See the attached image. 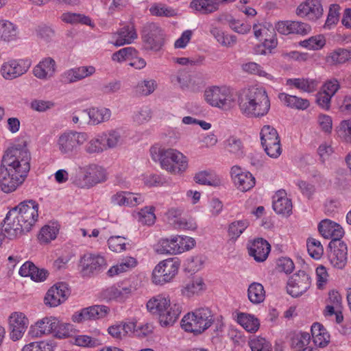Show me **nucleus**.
Listing matches in <instances>:
<instances>
[{"label":"nucleus","instance_id":"49","mask_svg":"<svg viewBox=\"0 0 351 351\" xmlns=\"http://www.w3.org/2000/svg\"><path fill=\"white\" fill-rule=\"evenodd\" d=\"M176 255L192 250L196 244L195 240L188 236L175 234Z\"/></svg>","mask_w":351,"mask_h":351},{"label":"nucleus","instance_id":"61","mask_svg":"<svg viewBox=\"0 0 351 351\" xmlns=\"http://www.w3.org/2000/svg\"><path fill=\"white\" fill-rule=\"evenodd\" d=\"M109 249L114 252H121L126 250L128 245L127 239L120 236H112L108 239Z\"/></svg>","mask_w":351,"mask_h":351},{"label":"nucleus","instance_id":"7","mask_svg":"<svg viewBox=\"0 0 351 351\" xmlns=\"http://www.w3.org/2000/svg\"><path fill=\"white\" fill-rule=\"evenodd\" d=\"M87 140H88V133L67 130L58 135L56 147L61 155L72 156L79 152Z\"/></svg>","mask_w":351,"mask_h":351},{"label":"nucleus","instance_id":"38","mask_svg":"<svg viewBox=\"0 0 351 351\" xmlns=\"http://www.w3.org/2000/svg\"><path fill=\"white\" fill-rule=\"evenodd\" d=\"M89 125H98L110 120L112 113L111 110L107 108H91L87 109Z\"/></svg>","mask_w":351,"mask_h":351},{"label":"nucleus","instance_id":"21","mask_svg":"<svg viewBox=\"0 0 351 351\" xmlns=\"http://www.w3.org/2000/svg\"><path fill=\"white\" fill-rule=\"evenodd\" d=\"M69 295V289L65 283H57L52 286L45 297V304L50 307H56L64 302Z\"/></svg>","mask_w":351,"mask_h":351},{"label":"nucleus","instance_id":"19","mask_svg":"<svg viewBox=\"0 0 351 351\" xmlns=\"http://www.w3.org/2000/svg\"><path fill=\"white\" fill-rule=\"evenodd\" d=\"M230 175L234 185L241 191H247L255 185V178L252 174L237 165L231 168Z\"/></svg>","mask_w":351,"mask_h":351},{"label":"nucleus","instance_id":"62","mask_svg":"<svg viewBox=\"0 0 351 351\" xmlns=\"http://www.w3.org/2000/svg\"><path fill=\"white\" fill-rule=\"evenodd\" d=\"M311 339L310 335L308 332H300L295 335L291 339V346L296 351L304 350L309 343Z\"/></svg>","mask_w":351,"mask_h":351},{"label":"nucleus","instance_id":"14","mask_svg":"<svg viewBox=\"0 0 351 351\" xmlns=\"http://www.w3.org/2000/svg\"><path fill=\"white\" fill-rule=\"evenodd\" d=\"M136 290V288L132 284L121 282L106 288L102 291L101 295L107 302L123 303Z\"/></svg>","mask_w":351,"mask_h":351},{"label":"nucleus","instance_id":"51","mask_svg":"<svg viewBox=\"0 0 351 351\" xmlns=\"http://www.w3.org/2000/svg\"><path fill=\"white\" fill-rule=\"evenodd\" d=\"M155 207L153 206H145L137 213L138 221L143 225L152 226L156 222Z\"/></svg>","mask_w":351,"mask_h":351},{"label":"nucleus","instance_id":"54","mask_svg":"<svg viewBox=\"0 0 351 351\" xmlns=\"http://www.w3.org/2000/svg\"><path fill=\"white\" fill-rule=\"evenodd\" d=\"M52 335L60 339L69 337L73 332V326L68 323H64L56 317Z\"/></svg>","mask_w":351,"mask_h":351},{"label":"nucleus","instance_id":"18","mask_svg":"<svg viewBox=\"0 0 351 351\" xmlns=\"http://www.w3.org/2000/svg\"><path fill=\"white\" fill-rule=\"evenodd\" d=\"M324 9L321 0H305L296 8L295 13L300 17L317 21L323 15Z\"/></svg>","mask_w":351,"mask_h":351},{"label":"nucleus","instance_id":"10","mask_svg":"<svg viewBox=\"0 0 351 351\" xmlns=\"http://www.w3.org/2000/svg\"><path fill=\"white\" fill-rule=\"evenodd\" d=\"M180 261L178 258H169L160 261L154 268L152 282L162 285L171 282L178 273Z\"/></svg>","mask_w":351,"mask_h":351},{"label":"nucleus","instance_id":"33","mask_svg":"<svg viewBox=\"0 0 351 351\" xmlns=\"http://www.w3.org/2000/svg\"><path fill=\"white\" fill-rule=\"evenodd\" d=\"M195 182L211 186H219L223 184V179L212 170L198 171L194 176Z\"/></svg>","mask_w":351,"mask_h":351},{"label":"nucleus","instance_id":"42","mask_svg":"<svg viewBox=\"0 0 351 351\" xmlns=\"http://www.w3.org/2000/svg\"><path fill=\"white\" fill-rule=\"evenodd\" d=\"M265 296V291L262 284L254 282L248 286L247 298L253 304H259L263 302Z\"/></svg>","mask_w":351,"mask_h":351},{"label":"nucleus","instance_id":"41","mask_svg":"<svg viewBox=\"0 0 351 351\" xmlns=\"http://www.w3.org/2000/svg\"><path fill=\"white\" fill-rule=\"evenodd\" d=\"M311 335L314 343L319 347L326 346L330 341L329 334L319 323H314L312 325Z\"/></svg>","mask_w":351,"mask_h":351},{"label":"nucleus","instance_id":"50","mask_svg":"<svg viewBox=\"0 0 351 351\" xmlns=\"http://www.w3.org/2000/svg\"><path fill=\"white\" fill-rule=\"evenodd\" d=\"M225 148L231 154L237 158L243 156V145L240 138L236 136H230L225 141Z\"/></svg>","mask_w":351,"mask_h":351},{"label":"nucleus","instance_id":"63","mask_svg":"<svg viewBox=\"0 0 351 351\" xmlns=\"http://www.w3.org/2000/svg\"><path fill=\"white\" fill-rule=\"evenodd\" d=\"M150 13L154 16L171 17L176 14L173 8L162 3H155L149 8Z\"/></svg>","mask_w":351,"mask_h":351},{"label":"nucleus","instance_id":"23","mask_svg":"<svg viewBox=\"0 0 351 351\" xmlns=\"http://www.w3.org/2000/svg\"><path fill=\"white\" fill-rule=\"evenodd\" d=\"M96 71L93 66H82L68 69L61 74V80L66 84L75 83L92 76Z\"/></svg>","mask_w":351,"mask_h":351},{"label":"nucleus","instance_id":"27","mask_svg":"<svg viewBox=\"0 0 351 351\" xmlns=\"http://www.w3.org/2000/svg\"><path fill=\"white\" fill-rule=\"evenodd\" d=\"M249 254L257 262L265 261L270 252V245L263 239L254 240L248 247Z\"/></svg>","mask_w":351,"mask_h":351},{"label":"nucleus","instance_id":"11","mask_svg":"<svg viewBox=\"0 0 351 351\" xmlns=\"http://www.w3.org/2000/svg\"><path fill=\"white\" fill-rule=\"evenodd\" d=\"M107 267L105 257L97 253H86L80 257L78 268L84 277H90L99 274Z\"/></svg>","mask_w":351,"mask_h":351},{"label":"nucleus","instance_id":"16","mask_svg":"<svg viewBox=\"0 0 351 351\" xmlns=\"http://www.w3.org/2000/svg\"><path fill=\"white\" fill-rule=\"evenodd\" d=\"M8 324L10 339L17 341L21 339L29 325V319L23 313L13 312L8 317Z\"/></svg>","mask_w":351,"mask_h":351},{"label":"nucleus","instance_id":"59","mask_svg":"<svg viewBox=\"0 0 351 351\" xmlns=\"http://www.w3.org/2000/svg\"><path fill=\"white\" fill-rule=\"evenodd\" d=\"M252 351H272L271 343L261 336H254L249 341Z\"/></svg>","mask_w":351,"mask_h":351},{"label":"nucleus","instance_id":"36","mask_svg":"<svg viewBox=\"0 0 351 351\" xmlns=\"http://www.w3.org/2000/svg\"><path fill=\"white\" fill-rule=\"evenodd\" d=\"M278 98L287 107L299 110H306L311 104L310 101L307 99L291 95L285 93H280Z\"/></svg>","mask_w":351,"mask_h":351},{"label":"nucleus","instance_id":"53","mask_svg":"<svg viewBox=\"0 0 351 351\" xmlns=\"http://www.w3.org/2000/svg\"><path fill=\"white\" fill-rule=\"evenodd\" d=\"M326 45V38L324 36L318 34L314 36H311L308 39L301 40L299 43V45L303 48L308 50H319L322 49Z\"/></svg>","mask_w":351,"mask_h":351},{"label":"nucleus","instance_id":"52","mask_svg":"<svg viewBox=\"0 0 351 351\" xmlns=\"http://www.w3.org/2000/svg\"><path fill=\"white\" fill-rule=\"evenodd\" d=\"M254 37L258 40H263L266 37L272 36L275 32L273 25L269 23H256L252 25Z\"/></svg>","mask_w":351,"mask_h":351},{"label":"nucleus","instance_id":"13","mask_svg":"<svg viewBox=\"0 0 351 351\" xmlns=\"http://www.w3.org/2000/svg\"><path fill=\"white\" fill-rule=\"evenodd\" d=\"M32 65L27 58H10L4 61L0 66V74L6 80H12L25 74Z\"/></svg>","mask_w":351,"mask_h":351},{"label":"nucleus","instance_id":"28","mask_svg":"<svg viewBox=\"0 0 351 351\" xmlns=\"http://www.w3.org/2000/svg\"><path fill=\"white\" fill-rule=\"evenodd\" d=\"M19 26L14 23L0 19V42L11 43L19 38Z\"/></svg>","mask_w":351,"mask_h":351},{"label":"nucleus","instance_id":"20","mask_svg":"<svg viewBox=\"0 0 351 351\" xmlns=\"http://www.w3.org/2000/svg\"><path fill=\"white\" fill-rule=\"evenodd\" d=\"M57 65L56 61L50 57L43 58L32 69L33 75L42 81H48L56 74Z\"/></svg>","mask_w":351,"mask_h":351},{"label":"nucleus","instance_id":"48","mask_svg":"<svg viewBox=\"0 0 351 351\" xmlns=\"http://www.w3.org/2000/svg\"><path fill=\"white\" fill-rule=\"evenodd\" d=\"M335 132L337 138L342 142L351 144V118L340 121Z\"/></svg>","mask_w":351,"mask_h":351},{"label":"nucleus","instance_id":"57","mask_svg":"<svg viewBox=\"0 0 351 351\" xmlns=\"http://www.w3.org/2000/svg\"><path fill=\"white\" fill-rule=\"evenodd\" d=\"M349 60H351V51L346 49H338L327 57V61L332 64H343Z\"/></svg>","mask_w":351,"mask_h":351},{"label":"nucleus","instance_id":"25","mask_svg":"<svg viewBox=\"0 0 351 351\" xmlns=\"http://www.w3.org/2000/svg\"><path fill=\"white\" fill-rule=\"evenodd\" d=\"M56 317H45L34 324H32L28 331L29 335L32 337H41L53 334V326Z\"/></svg>","mask_w":351,"mask_h":351},{"label":"nucleus","instance_id":"44","mask_svg":"<svg viewBox=\"0 0 351 351\" xmlns=\"http://www.w3.org/2000/svg\"><path fill=\"white\" fill-rule=\"evenodd\" d=\"M62 21L66 23L76 25L81 23L93 27L94 23L89 16L79 13L66 12L62 14L60 16Z\"/></svg>","mask_w":351,"mask_h":351},{"label":"nucleus","instance_id":"56","mask_svg":"<svg viewBox=\"0 0 351 351\" xmlns=\"http://www.w3.org/2000/svg\"><path fill=\"white\" fill-rule=\"evenodd\" d=\"M249 225L250 223L247 219L237 220L232 222L228 226V236L231 239H237Z\"/></svg>","mask_w":351,"mask_h":351},{"label":"nucleus","instance_id":"5","mask_svg":"<svg viewBox=\"0 0 351 351\" xmlns=\"http://www.w3.org/2000/svg\"><path fill=\"white\" fill-rule=\"evenodd\" d=\"M148 312L158 315L162 326L173 325L178 319L182 307L179 304H171L169 295L157 294L150 298L146 304Z\"/></svg>","mask_w":351,"mask_h":351},{"label":"nucleus","instance_id":"30","mask_svg":"<svg viewBox=\"0 0 351 351\" xmlns=\"http://www.w3.org/2000/svg\"><path fill=\"white\" fill-rule=\"evenodd\" d=\"M209 32L215 40L223 47L230 48L237 43L236 36L223 31L215 23L210 24Z\"/></svg>","mask_w":351,"mask_h":351},{"label":"nucleus","instance_id":"64","mask_svg":"<svg viewBox=\"0 0 351 351\" xmlns=\"http://www.w3.org/2000/svg\"><path fill=\"white\" fill-rule=\"evenodd\" d=\"M191 80V76L184 71H179L176 75L171 76V82L182 89L189 88Z\"/></svg>","mask_w":351,"mask_h":351},{"label":"nucleus","instance_id":"31","mask_svg":"<svg viewBox=\"0 0 351 351\" xmlns=\"http://www.w3.org/2000/svg\"><path fill=\"white\" fill-rule=\"evenodd\" d=\"M273 208L280 215H289L292 211V203L285 191H278L273 197Z\"/></svg>","mask_w":351,"mask_h":351},{"label":"nucleus","instance_id":"3","mask_svg":"<svg viewBox=\"0 0 351 351\" xmlns=\"http://www.w3.org/2000/svg\"><path fill=\"white\" fill-rule=\"evenodd\" d=\"M241 112L247 117L260 118L270 109V100L265 88L252 86L244 90L238 100Z\"/></svg>","mask_w":351,"mask_h":351},{"label":"nucleus","instance_id":"2","mask_svg":"<svg viewBox=\"0 0 351 351\" xmlns=\"http://www.w3.org/2000/svg\"><path fill=\"white\" fill-rule=\"evenodd\" d=\"M38 217V204L33 200L25 201L10 210L3 221V231L8 239L12 240L28 232Z\"/></svg>","mask_w":351,"mask_h":351},{"label":"nucleus","instance_id":"24","mask_svg":"<svg viewBox=\"0 0 351 351\" xmlns=\"http://www.w3.org/2000/svg\"><path fill=\"white\" fill-rule=\"evenodd\" d=\"M318 230L324 238L330 239L331 241L341 240L345 234L343 228L339 223L328 219L319 222Z\"/></svg>","mask_w":351,"mask_h":351},{"label":"nucleus","instance_id":"32","mask_svg":"<svg viewBox=\"0 0 351 351\" xmlns=\"http://www.w3.org/2000/svg\"><path fill=\"white\" fill-rule=\"evenodd\" d=\"M106 150L117 148L124 142L123 132L120 129H112L100 133Z\"/></svg>","mask_w":351,"mask_h":351},{"label":"nucleus","instance_id":"46","mask_svg":"<svg viewBox=\"0 0 351 351\" xmlns=\"http://www.w3.org/2000/svg\"><path fill=\"white\" fill-rule=\"evenodd\" d=\"M84 146V151L89 155H97L106 151L101 136L97 134L90 140H87Z\"/></svg>","mask_w":351,"mask_h":351},{"label":"nucleus","instance_id":"6","mask_svg":"<svg viewBox=\"0 0 351 351\" xmlns=\"http://www.w3.org/2000/svg\"><path fill=\"white\" fill-rule=\"evenodd\" d=\"M215 322V315L208 307H200L186 314L181 321L186 332L199 335L209 328Z\"/></svg>","mask_w":351,"mask_h":351},{"label":"nucleus","instance_id":"29","mask_svg":"<svg viewBox=\"0 0 351 351\" xmlns=\"http://www.w3.org/2000/svg\"><path fill=\"white\" fill-rule=\"evenodd\" d=\"M319 81L309 77L289 78L286 80V85L290 88H295L307 93H312L317 90Z\"/></svg>","mask_w":351,"mask_h":351},{"label":"nucleus","instance_id":"8","mask_svg":"<svg viewBox=\"0 0 351 351\" xmlns=\"http://www.w3.org/2000/svg\"><path fill=\"white\" fill-rule=\"evenodd\" d=\"M204 99L210 106L222 110H230L236 104L235 95L230 87L213 86L204 91Z\"/></svg>","mask_w":351,"mask_h":351},{"label":"nucleus","instance_id":"12","mask_svg":"<svg viewBox=\"0 0 351 351\" xmlns=\"http://www.w3.org/2000/svg\"><path fill=\"white\" fill-rule=\"evenodd\" d=\"M261 145L268 156L278 158L282 154L280 140L276 130L268 125H264L260 132Z\"/></svg>","mask_w":351,"mask_h":351},{"label":"nucleus","instance_id":"55","mask_svg":"<svg viewBox=\"0 0 351 351\" xmlns=\"http://www.w3.org/2000/svg\"><path fill=\"white\" fill-rule=\"evenodd\" d=\"M134 328V323L129 322L126 324H120L112 325L108 329V333L114 338L121 339L129 332Z\"/></svg>","mask_w":351,"mask_h":351},{"label":"nucleus","instance_id":"40","mask_svg":"<svg viewBox=\"0 0 351 351\" xmlns=\"http://www.w3.org/2000/svg\"><path fill=\"white\" fill-rule=\"evenodd\" d=\"M175 234L162 237L154 245V251L158 254L176 255Z\"/></svg>","mask_w":351,"mask_h":351},{"label":"nucleus","instance_id":"15","mask_svg":"<svg viewBox=\"0 0 351 351\" xmlns=\"http://www.w3.org/2000/svg\"><path fill=\"white\" fill-rule=\"evenodd\" d=\"M311 283L310 276L304 271H299L289 278L287 292L293 297H298L309 289Z\"/></svg>","mask_w":351,"mask_h":351},{"label":"nucleus","instance_id":"4","mask_svg":"<svg viewBox=\"0 0 351 351\" xmlns=\"http://www.w3.org/2000/svg\"><path fill=\"white\" fill-rule=\"evenodd\" d=\"M149 154L154 161L159 162L162 169L171 175L182 176L189 167V158L176 149L153 145Z\"/></svg>","mask_w":351,"mask_h":351},{"label":"nucleus","instance_id":"60","mask_svg":"<svg viewBox=\"0 0 351 351\" xmlns=\"http://www.w3.org/2000/svg\"><path fill=\"white\" fill-rule=\"evenodd\" d=\"M205 259L202 255L189 257L185 262V269L191 273H196L203 268Z\"/></svg>","mask_w":351,"mask_h":351},{"label":"nucleus","instance_id":"39","mask_svg":"<svg viewBox=\"0 0 351 351\" xmlns=\"http://www.w3.org/2000/svg\"><path fill=\"white\" fill-rule=\"evenodd\" d=\"M189 8L201 14H210L217 12L218 6L215 0H192Z\"/></svg>","mask_w":351,"mask_h":351},{"label":"nucleus","instance_id":"37","mask_svg":"<svg viewBox=\"0 0 351 351\" xmlns=\"http://www.w3.org/2000/svg\"><path fill=\"white\" fill-rule=\"evenodd\" d=\"M138 265V261L136 258L132 256H125L122 258L116 265L112 266L107 271V275L109 277H114L121 274L127 272Z\"/></svg>","mask_w":351,"mask_h":351},{"label":"nucleus","instance_id":"17","mask_svg":"<svg viewBox=\"0 0 351 351\" xmlns=\"http://www.w3.org/2000/svg\"><path fill=\"white\" fill-rule=\"evenodd\" d=\"M330 249L328 258L331 265L337 269H343L347 262L348 247L341 240L331 241L329 243Z\"/></svg>","mask_w":351,"mask_h":351},{"label":"nucleus","instance_id":"22","mask_svg":"<svg viewBox=\"0 0 351 351\" xmlns=\"http://www.w3.org/2000/svg\"><path fill=\"white\" fill-rule=\"evenodd\" d=\"M144 201L143 195L129 191H118L110 197V203L119 206L134 207L143 204Z\"/></svg>","mask_w":351,"mask_h":351},{"label":"nucleus","instance_id":"1","mask_svg":"<svg viewBox=\"0 0 351 351\" xmlns=\"http://www.w3.org/2000/svg\"><path fill=\"white\" fill-rule=\"evenodd\" d=\"M31 156L26 149L7 152L0 166V188L6 193L14 192L25 181L30 169Z\"/></svg>","mask_w":351,"mask_h":351},{"label":"nucleus","instance_id":"9","mask_svg":"<svg viewBox=\"0 0 351 351\" xmlns=\"http://www.w3.org/2000/svg\"><path fill=\"white\" fill-rule=\"evenodd\" d=\"M107 180L106 169L97 164H88L79 167L74 182L82 188H90Z\"/></svg>","mask_w":351,"mask_h":351},{"label":"nucleus","instance_id":"58","mask_svg":"<svg viewBox=\"0 0 351 351\" xmlns=\"http://www.w3.org/2000/svg\"><path fill=\"white\" fill-rule=\"evenodd\" d=\"M163 40V34L160 33H152L144 36L146 48L156 51L162 47Z\"/></svg>","mask_w":351,"mask_h":351},{"label":"nucleus","instance_id":"43","mask_svg":"<svg viewBox=\"0 0 351 351\" xmlns=\"http://www.w3.org/2000/svg\"><path fill=\"white\" fill-rule=\"evenodd\" d=\"M242 70L251 75H256L261 77H265L267 80L270 82H276V79L275 77L266 72L263 68L256 62H249L242 64L241 66Z\"/></svg>","mask_w":351,"mask_h":351},{"label":"nucleus","instance_id":"35","mask_svg":"<svg viewBox=\"0 0 351 351\" xmlns=\"http://www.w3.org/2000/svg\"><path fill=\"white\" fill-rule=\"evenodd\" d=\"M206 286L202 278L195 276L186 282L181 289L182 294L186 297L199 295L206 290Z\"/></svg>","mask_w":351,"mask_h":351},{"label":"nucleus","instance_id":"45","mask_svg":"<svg viewBox=\"0 0 351 351\" xmlns=\"http://www.w3.org/2000/svg\"><path fill=\"white\" fill-rule=\"evenodd\" d=\"M59 229V225L56 223H51L44 226L39 232L38 240L43 243L51 242L57 237Z\"/></svg>","mask_w":351,"mask_h":351},{"label":"nucleus","instance_id":"26","mask_svg":"<svg viewBox=\"0 0 351 351\" xmlns=\"http://www.w3.org/2000/svg\"><path fill=\"white\" fill-rule=\"evenodd\" d=\"M137 38L136 32L133 25H127L111 36L110 43L116 47L132 43Z\"/></svg>","mask_w":351,"mask_h":351},{"label":"nucleus","instance_id":"47","mask_svg":"<svg viewBox=\"0 0 351 351\" xmlns=\"http://www.w3.org/2000/svg\"><path fill=\"white\" fill-rule=\"evenodd\" d=\"M263 42L261 44L257 45L254 48V51L258 55H267L271 53L273 50L278 45V40L276 33H273L272 36L266 37L263 39Z\"/></svg>","mask_w":351,"mask_h":351},{"label":"nucleus","instance_id":"34","mask_svg":"<svg viewBox=\"0 0 351 351\" xmlns=\"http://www.w3.org/2000/svg\"><path fill=\"white\" fill-rule=\"evenodd\" d=\"M236 322L248 332L255 333L260 328V320L252 314L238 313Z\"/></svg>","mask_w":351,"mask_h":351}]
</instances>
